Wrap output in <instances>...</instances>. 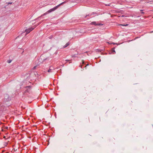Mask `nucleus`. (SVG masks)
I'll return each mask as SVG.
<instances>
[{"instance_id":"14","label":"nucleus","mask_w":153,"mask_h":153,"mask_svg":"<svg viewBox=\"0 0 153 153\" xmlns=\"http://www.w3.org/2000/svg\"><path fill=\"white\" fill-rule=\"evenodd\" d=\"M65 61H68H68H71V60H66Z\"/></svg>"},{"instance_id":"3","label":"nucleus","mask_w":153,"mask_h":153,"mask_svg":"<svg viewBox=\"0 0 153 153\" xmlns=\"http://www.w3.org/2000/svg\"><path fill=\"white\" fill-rule=\"evenodd\" d=\"M37 26V25H35V27H31V28H29L26 29L25 30V32H26V34H27L30 33V32L32 30H33Z\"/></svg>"},{"instance_id":"17","label":"nucleus","mask_w":153,"mask_h":153,"mask_svg":"<svg viewBox=\"0 0 153 153\" xmlns=\"http://www.w3.org/2000/svg\"><path fill=\"white\" fill-rule=\"evenodd\" d=\"M12 2H10V3H9L8 4H12Z\"/></svg>"},{"instance_id":"11","label":"nucleus","mask_w":153,"mask_h":153,"mask_svg":"<svg viewBox=\"0 0 153 153\" xmlns=\"http://www.w3.org/2000/svg\"><path fill=\"white\" fill-rule=\"evenodd\" d=\"M102 25V24L101 23H97V25H99V26H100V25Z\"/></svg>"},{"instance_id":"22","label":"nucleus","mask_w":153,"mask_h":153,"mask_svg":"<svg viewBox=\"0 0 153 153\" xmlns=\"http://www.w3.org/2000/svg\"><path fill=\"white\" fill-rule=\"evenodd\" d=\"M84 62L83 61H82V64H84Z\"/></svg>"},{"instance_id":"1","label":"nucleus","mask_w":153,"mask_h":153,"mask_svg":"<svg viewBox=\"0 0 153 153\" xmlns=\"http://www.w3.org/2000/svg\"><path fill=\"white\" fill-rule=\"evenodd\" d=\"M65 1L63 2L62 3H61V4H59L57 6H56L55 7H54V8L49 10L48 11L46 12V13H44L41 16H45V15L47 14L48 13H50L54 11V10H56L62 4H64V3H65Z\"/></svg>"},{"instance_id":"16","label":"nucleus","mask_w":153,"mask_h":153,"mask_svg":"<svg viewBox=\"0 0 153 153\" xmlns=\"http://www.w3.org/2000/svg\"><path fill=\"white\" fill-rule=\"evenodd\" d=\"M40 23H41V22H39V23H38V24L37 25H39Z\"/></svg>"},{"instance_id":"25","label":"nucleus","mask_w":153,"mask_h":153,"mask_svg":"<svg viewBox=\"0 0 153 153\" xmlns=\"http://www.w3.org/2000/svg\"><path fill=\"white\" fill-rule=\"evenodd\" d=\"M71 63V62H69V63Z\"/></svg>"},{"instance_id":"6","label":"nucleus","mask_w":153,"mask_h":153,"mask_svg":"<svg viewBox=\"0 0 153 153\" xmlns=\"http://www.w3.org/2000/svg\"><path fill=\"white\" fill-rule=\"evenodd\" d=\"M70 44L69 42H68L65 45L63 46V48H65L67 47Z\"/></svg>"},{"instance_id":"15","label":"nucleus","mask_w":153,"mask_h":153,"mask_svg":"<svg viewBox=\"0 0 153 153\" xmlns=\"http://www.w3.org/2000/svg\"><path fill=\"white\" fill-rule=\"evenodd\" d=\"M50 68H51V69H52V70L53 69H53V68H52V67H51Z\"/></svg>"},{"instance_id":"18","label":"nucleus","mask_w":153,"mask_h":153,"mask_svg":"<svg viewBox=\"0 0 153 153\" xmlns=\"http://www.w3.org/2000/svg\"><path fill=\"white\" fill-rule=\"evenodd\" d=\"M153 31H152L150 32L149 33H153Z\"/></svg>"},{"instance_id":"23","label":"nucleus","mask_w":153,"mask_h":153,"mask_svg":"<svg viewBox=\"0 0 153 153\" xmlns=\"http://www.w3.org/2000/svg\"><path fill=\"white\" fill-rule=\"evenodd\" d=\"M112 44H114V45L115 44V43H112Z\"/></svg>"},{"instance_id":"2","label":"nucleus","mask_w":153,"mask_h":153,"mask_svg":"<svg viewBox=\"0 0 153 153\" xmlns=\"http://www.w3.org/2000/svg\"><path fill=\"white\" fill-rule=\"evenodd\" d=\"M4 100L6 102H8L11 100V98L7 94H4Z\"/></svg>"},{"instance_id":"24","label":"nucleus","mask_w":153,"mask_h":153,"mask_svg":"<svg viewBox=\"0 0 153 153\" xmlns=\"http://www.w3.org/2000/svg\"><path fill=\"white\" fill-rule=\"evenodd\" d=\"M80 66V67H81V68H82V65H81V66Z\"/></svg>"},{"instance_id":"12","label":"nucleus","mask_w":153,"mask_h":153,"mask_svg":"<svg viewBox=\"0 0 153 153\" xmlns=\"http://www.w3.org/2000/svg\"><path fill=\"white\" fill-rule=\"evenodd\" d=\"M92 15V14H89L88 15H86V16H85V17H87V16H91Z\"/></svg>"},{"instance_id":"10","label":"nucleus","mask_w":153,"mask_h":153,"mask_svg":"<svg viewBox=\"0 0 153 153\" xmlns=\"http://www.w3.org/2000/svg\"><path fill=\"white\" fill-rule=\"evenodd\" d=\"M11 61H12V60H8L7 61V62L8 63H11Z\"/></svg>"},{"instance_id":"19","label":"nucleus","mask_w":153,"mask_h":153,"mask_svg":"<svg viewBox=\"0 0 153 153\" xmlns=\"http://www.w3.org/2000/svg\"><path fill=\"white\" fill-rule=\"evenodd\" d=\"M141 13H142V14H144V12H141Z\"/></svg>"},{"instance_id":"8","label":"nucleus","mask_w":153,"mask_h":153,"mask_svg":"<svg viewBox=\"0 0 153 153\" xmlns=\"http://www.w3.org/2000/svg\"><path fill=\"white\" fill-rule=\"evenodd\" d=\"M114 49H115V47H114L112 48V52H114L115 53V50H114Z\"/></svg>"},{"instance_id":"20","label":"nucleus","mask_w":153,"mask_h":153,"mask_svg":"<svg viewBox=\"0 0 153 153\" xmlns=\"http://www.w3.org/2000/svg\"><path fill=\"white\" fill-rule=\"evenodd\" d=\"M88 64H87V65H86V66L85 67H86L87 66H88Z\"/></svg>"},{"instance_id":"4","label":"nucleus","mask_w":153,"mask_h":153,"mask_svg":"<svg viewBox=\"0 0 153 153\" xmlns=\"http://www.w3.org/2000/svg\"><path fill=\"white\" fill-rule=\"evenodd\" d=\"M26 88H27L25 92H29L30 91L31 87L30 86H28L25 87Z\"/></svg>"},{"instance_id":"26","label":"nucleus","mask_w":153,"mask_h":153,"mask_svg":"<svg viewBox=\"0 0 153 153\" xmlns=\"http://www.w3.org/2000/svg\"><path fill=\"white\" fill-rule=\"evenodd\" d=\"M7 128H8V127H6V128H7Z\"/></svg>"},{"instance_id":"7","label":"nucleus","mask_w":153,"mask_h":153,"mask_svg":"<svg viewBox=\"0 0 153 153\" xmlns=\"http://www.w3.org/2000/svg\"><path fill=\"white\" fill-rule=\"evenodd\" d=\"M121 25V26H128V25L127 24H126V25L120 24V25Z\"/></svg>"},{"instance_id":"9","label":"nucleus","mask_w":153,"mask_h":153,"mask_svg":"<svg viewBox=\"0 0 153 153\" xmlns=\"http://www.w3.org/2000/svg\"><path fill=\"white\" fill-rule=\"evenodd\" d=\"M52 70V69H51V68H50V69L48 70V72H51L52 71H51V70Z\"/></svg>"},{"instance_id":"13","label":"nucleus","mask_w":153,"mask_h":153,"mask_svg":"<svg viewBox=\"0 0 153 153\" xmlns=\"http://www.w3.org/2000/svg\"><path fill=\"white\" fill-rule=\"evenodd\" d=\"M36 66H34V67H33V69H35L36 68Z\"/></svg>"},{"instance_id":"21","label":"nucleus","mask_w":153,"mask_h":153,"mask_svg":"<svg viewBox=\"0 0 153 153\" xmlns=\"http://www.w3.org/2000/svg\"><path fill=\"white\" fill-rule=\"evenodd\" d=\"M143 10H140V11H142Z\"/></svg>"},{"instance_id":"5","label":"nucleus","mask_w":153,"mask_h":153,"mask_svg":"<svg viewBox=\"0 0 153 153\" xmlns=\"http://www.w3.org/2000/svg\"><path fill=\"white\" fill-rule=\"evenodd\" d=\"M91 25H97V23L96 22H93L91 23Z\"/></svg>"}]
</instances>
